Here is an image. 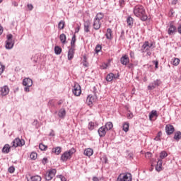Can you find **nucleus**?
Here are the masks:
<instances>
[{"label": "nucleus", "instance_id": "obj_1", "mask_svg": "<svg viewBox=\"0 0 181 181\" xmlns=\"http://www.w3.org/2000/svg\"><path fill=\"white\" fill-rule=\"evenodd\" d=\"M134 13L137 18H141L143 22L148 19V16L145 14V8L144 6L137 5L134 8Z\"/></svg>", "mask_w": 181, "mask_h": 181}, {"label": "nucleus", "instance_id": "obj_2", "mask_svg": "<svg viewBox=\"0 0 181 181\" xmlns=\"http://www.w3.org/2000/svg\"><path fill=\"white\" fill-rule=\"evenodd\" d=\"M5 43V47L7 50L13 49V46H15V40H13V35L12 34L6 35V40Z\"/></svg>", "mask_w": 181, "mask_h": 181}, {"label": "nucleus", "instance_id": "obj_3", "mask_svg": "<svg viewBox=\"0 0 181 181\" xmlns=\"http://www.w3.org/2000/svg\"><path fill=\"white\" fill-rule=\"evenodd\" d=\"M75 152L76 149L74 148H71L69 151H65L61 156V160L62 162H66L69 159H71V156Z\"/></svg>", "mask_w": 181, "mask_h": 181}, {"label": "nucleus", "instance_id": "obj_4", "mask_svg": "<svg viewBox=\"0 0 181 181\" xmlns=\"http://www.w3.org/2000/svg\"><path fill=\"white\" fill-rule=\"evenodd\" d=\"M116 181H132V175L130 173H121Z\"/></svg>", "mask_w": 181, "mask_h": 181}, {"label": "nucleus", "instance_id": "obj_5", "mask_svg": "<svg viewBox=\"0 0 181 181\" xmlns=\"http://www.w3.org/2000/svg\"><path fill=\"white\" fill-rule=\"evenodd\" d=\"M23 86H25L24 91L29 93L30 91L29 88L33 86V81L30 78H25L23 80Z\"/></svg>", "mask_w": 181, "mask_h": 181}, {"label": "nucleus", "instance_id": "obj_6", "mask_svg": "<svg viewBox=\"0 0 181 181\" xmlns=\"http://www.w3.org/2000/svg\"><path fill=\"white\" fill-rule=\"evenodd\" d=\"M162 84V81L160 79H157L151 83H149L148 86V90L152 91V90H155L156 87H159Z\"/></svg>", "mask_w": 181, "mask_h": 181}, {"label": "nucleus", "instance_id": "obj_7", "mask_svg": "<svg viewBox=\"0 0 181 181\" xmlns=\"http://www.w3.org/2000/svg\"><path fill=\"white\" fill-rule=\"evenodd\" d=\"M12 148H18V146H23L25 145V140L19 138H16L11 143Z\"/></svg>", "mask_w": 181, "mask_h": 181}, {"label": "nucleus", "instance_id": "obj_8", "mask_svg": "<svg viewBox=\"0 0 181 181\" xmlns=\"http://www.w3.org/2000/svg\"><path fill=\"white\" fill-rule=\"evenodd\" d=\"M72 93L76 97H80L81 94V86H80V84L75 83Z\"/></svg>", "mask_w": 181, "mask_h": 181}, {"label": "nucleus", "instance_id": "obj_9", "mask_svg": "<svg viewBox=\"0 0 181 181\" xmlns=\"http://www.w3.org/2000/svg\"><path fill=\"white\" fill-rule=\"evenodd\" d=\"M152 46H153V43H149L148 41H145L141 47V53H144V52H148L149 49H152Z\"/></svg>", "mask_w": 181, "mask_h": 181}, {"label": "nucleus", "instance_id": "obj_10", "mask_svg": "<svg viewBox=\"0 0 181 181\" xmlns=\"http://www.w3.org/2000/svg\"><path fill=\"white\" fill-rule=\"evenodd\" d=\"M54 176H56V169H52L51 170L46 173L45 180L47 181L52 180Z\"/></svg>", "mask_w": 181, "mask_h": 181}, {"label": "nucleus", "instance_id": "obj_11", "mask_svg": "<svg viewBox=\"0 0 181 181\" xmlns=\"http://www.w3.org/2000/svg\"><path fill=\"white\" fill-rule=\"evenodd\" d=\"M0 97H5L9 94V87L8 86H4L0 87Z\"/></svg>", "mask_w": 181, "mask_h": 181}, {"label": "nucleus", "instance_id": "obj_12", "mask_svg": "<svg viewBox=\"0 0 181 181\" xmlns=\"http://www.w3.org/2000/svg\"><path fill=\"white\" fill-rule=\"evenodd\" d=\"M175 32H176V26L173 25V23H170L168 28V33L169 36H173V35H175Z\"/></svg>", "mask_w": 181, "mask_h": 181}, {"label": "nucleus", "instance_id": "obj_13", "mask_svg": "<svg viewBox=\"0 0 181 181\" xmlns=\"http://www.w3.org/2000/svg\"><path fill=\"white\" fill-rule=\"evenodd\" d=\"M119 77V74H117V75H115L113 73H110L108 74L106 77H105V80L106 81H112V80L117 79Z\"/></svg>", "mask_w": 181, "mask_h": 181}, {"label": "nucleus", "instance_id": "obj_14", "mask_svg": "<svg viewBox=\"0 0 181 181\" xmlns=\"http://www.w3.org/2000/svg\"><path fill=\"white\" fill-rule=\"evenodd\" d=\"M165 132L167 135H172L175 132V127L172 124H167L165 126Z\"/></svg>", "mask_w": 181, "mask_h": 181}, {"label": "nucleus", "instance_id": "obj_15", "mask_svg": "<svg viewBox=\"0 0 181 181\" xmlns=\"http://www.w3.org/2000/svg\"><path fill=\"white\" fill-rule=\"evenodd\" d=\"M120 63L123 66H127V64H128L129 63V57L128 56H127V54L123 55L120 58Z\"/></svg>", "mask_w": 181, "mask_h": 181}, {"label": "nucleus", "instance_id": "obj_16", "mask_svg": "<svg viewBox=\"0 0 181 181\" xmlns=\"http://www.w3.org/2000/svg\"><path fill=\"white\" fill-rule=\"evenodd\" d=\"M107 131L108 130L106 129L105 126L100 127L98 130L99 136H100V138H103V136H105Z\"/></svg>", "mask_w": 181, "mask_h": 181}, {"label": "nucleus", "instance_id": "obj_17", "mask_svg": "<svg viewBox=\"0 0 181 181\" xmlns=\"http://www.w3.org/2000/svg\"><path fill=\"white\" fill-rule=\"evenodd\" d=\"M74 52H76V48L71 47L68 51V60H73L74 58Z\"/></svg>", "mask_w": 181, "mask_h": 181}, {"label": "nucleus", "instance_id": "obj_18", "mask_svg": "<svg viewBox=\"0 0 181 181\" xmlns=\"http://www.w3.org/2000/svg\"><path fill=\"white\" fill-rule=\"evenodd\" d=\"M101 28V21L100 20H97L94 18L93 20V29L95 30H98Z\"/></svg>", "mask_w": 181, "mask_h": 181}, {"label": "nucleus", "instance_id": "obj_19", "mask_svg": "<svg viewBox=\"0 0 181 181\" xmlns=\"http://www.w3.org/2000/svg\"><path fill=\"white\" fill-rule=\"evenodd\" d=\"M91 23H90V21H86L83 23V30L85 33H88L90 32V25Z\"/></svg>", "mask_w": 181, "mask_h": 181}, {"label": "nucleus", "instance_id": "obj_20", "mask_svg": "<svg viewBox=\"0 0 181 181\" xmlns=\"http://www.w3.org/2000/svg\"><path fill=\"white\" fill-rule=\"evenodd\" d=\"M27 181H42V177L40 175H31L30 177H27Z\"/></svg>", "mask_w": 181, "mask_h": 181}, {"label": "nucleus", "instance_id": "obj_21", "mask_svg": "<svg viewBox=\"0 0 181 181\" xmlns=\"http://www.w3.org/2000/svg\"><path fill=\"white\" fill-rule=\"evenodd\" d=\"M105 36L108 40H112V30L111 28L107 29Z\"/></svg>", "mask_w": 181, "mask_h": 181}, {"label": "nucleus", "instance_id": "obj_22", "mask_svg": "<svg viewBox=\"0 0 181 181\" xmlns=\"http://www.w3.org/2000/svg\"><path fill=\"white\" fill-rule=\"evenodd\" d=\"M52 153H55V155H60V153H62V147L57 146L52 148Z\"/></svg>", "mask_w": 181, "mask_h": 181}, {"label": "nucleus", "instance_id": "obj_23", "mask_svg": "<svg viewBox=\"0 0 181 181\" xmlns=\"http://www.w3.org/2000/svg\"><path fill=\"white\" fill-rule=\"evenodd\" d=\"M1 151L3 153H9L11 152V146L9 144H5Z\"/></svg>", "mask_w": 181, "mask_h": 181}, {"label": "nucleus", "instance_id": "obj_24", "mask_svg": "<svg viewBox=\"0 0 181 181\" xmlns=\"http://www.w3.org/2000/svg\"><path fill=\"white\" fill-rule=\"evenodd\" d=\"M163 162L162 161V160H158L157 162V165L156 166V170H157V172H160V170H162V165H163Z\"/></svg>", "mask_w": 181, "mask_h": 181}, {"label": "nucleus", "instance_id": "obj_25", "mask_svg": "<svg viewBox=\"0 0 181 181\" xmlns=\"http://www.w3.org/2000/svg\"><path fill=\"white\" fill-rule=\"evenodd\" d=\"M83 153L86 155V156H92L93 153H94V151L93 148H86L84 150Z\"/></svg>", "mask_w": 181, "mask_h": 181}, {"label": "nucleus", "instance_id": "obj_26", "mask_svg": "<svg viewBox=\"0 0 181 181\" xmlns=\"http://www.w3.org/2000/svg\"><path fill=\"white\" fill-rule=\"evenodd\" d=\"M81 64H83V67H88V66H90V64L87 61V56L83 55V62H81Z\"/></svg>", "mask_w": 181, "mask_h": 181}, {"label": "nucleus", "instance_id": "obj_27", "mask_svg": "<svg viewBox=\"0 0 181 181\" xmlns=\"http://www.w3.org/2000/svg\"><path fill=\"white\" fill-rule=\"evenodd\" d=\"M127 25L128 26H129V28H132V26H134V18L131 16H129L127 18Z\"/></svg>", "mask_w": 181, "mask_h": 181}, {"label": "nucleus", "instance_id": "obj_28", "mask_svg": "<svg viewBox=\"0 0 181 181\" xmlns=\"http://www.w3.org/2000/svg\"><path fill=\"white\" fill-rule=\"evenodd\" d=\"M148 117H149L150 121H152V118H153V117H158V112L156 110H152L150 112Z\"/></svg>", "mask_w": 181, "mask_h": 181}, {"label": "nucleus", "instance_id": "obj_29", "mask_svg": "<svg viewBox=\"0 0 181 181\" xmlns=\"http://www.w3.org/2000/svg\"><path fill=\"white\" fill-rule=\"evenodd\" d=\"M104 127L105 128H106L107 131H111V129H112L114 127V124H112V122H108L105 124Z\"/></svg>", "mask_w": 181, "mask_h": 181}, {"label": "nucleus", "instance_id": "obj_30", "mask_svg": "<svg viewBox=\"0 0 181 181\" xmlns=\"http://www.w3.org/2000/svg\"><path fill=\"white\" fill-rule=\"evenodd\" d=\"M77 39L76 38V34H74L71 38V47H74L76 48V42Z\"/></svg>", "mask_w": 181, "mask_h": 181}, {"label": "nucleus", "instance_id": "obj_31", "mask_svg": "<svg viewBox=\"0 0 181 181\" xmlns=\"http://www.w3.org/2000/svg\"><path fill=\"white\" fill-rule=\"evenodd\" d=\"M58 116L59 118H64V117H66V110L61 109L58 113Z\"/></svg>", "mask_w": 181, "mask_h": 181}, {"label": "nucleus", "instance_id": "obj_32", "mask_svg": "<svg viewBox=\"0 0 181 181\" xmlns=\"http://www.w3.org/2000/svg\"><path fill=\"white\" fill-rule=\"evenodd\" d=\"M95 19L97 21H103L104 19V13H98L97 15L95 17Z\"/></svg>", "mask_w": 181, "mask_h": 181}, {"label": "nucleus", "instance_id": "obj_33", "mask_svg": "<svg viewBox=\"0 0 181 181\" xmlns=\"http://www.w3.org/2000/svg\"><path fill=\"white\" fill-rule=\"evenodd\" d=\"M60 42L63 44L66 43V40H67V37H66V34L62 33L59 35Z\"/></svg>", "mask_w": 181, "mask_h": 181}, {"label": "nucleus", "instance_id": "obj_34", "mask_svg": "<svg viewBox=\"0 0 181 181\" xmlns=\"http://www.w3.org/2000/svg\"><path fill=\"white\" fill-rule=\"evenodd\" d=\"M162 132H158L156 137L154 138V141H157L158 142H160L162 141Z\"/></svg>", "mask_w": 181, "mask_h": 181}, {"label": "nucleus", "instance_id": "obj_35", "mask_svg": "<svg viewBox=\"0 0 181 181\" xmlns=\"http://www.w3.org/2000/svg\"><path fill=\"white\" fill-rule=\"evenodd\" d=\"M64 26H66V23L64 21H60L58 23V29L62 30V29H64Z\"/></svg>", "mask_w": 181, "mask_h": 181}, {"label": "nucleus", "instance_id": "obj_36", "mask_svg": "<svg viewBox=\"0 0 181 181\" xmlns=\"http://www.w3.org/2000/svg\"><path fill=\"white\" fill-rule=\"evenodd\" d=\"M172 63L173 66H179V64L180 63V59H179V58H173Z\"/></svg>", "mask_w": 181, "mask_h": 181}, {"label": "nucleus", "instance_id": "obj_37", "mask_svg": "<svg viewBox=\"0 0 181 181\" xmlns=\"http://www.w3.org/2000/svg\"><path fill=\"white\" fill-rule=\"evenodd\" d=\"M122 127L124 132H128V131H129V123L125 122L124 124H123Z\"/></svg>", "mask_w": 181, "mask_h": 181}, {"label": "nucleus", "instance_id": "obj_38", "mask_svg": "<svg viewBox=\"0 0 181 181\" xmlns=\"http://www.w3.org/2000/svg\"><path fill=\"white\" fill-rule=\"evenodd\" d=\"M167 157H168V153L166 151H163L160 153V160H162V159H165V158H167Z\"/></svg>", "mask_w": 181, "mask_h": 181}, {"label": "nucleus", "instance_id": "obj_39", "mask_svg": "<svg viewBox=\"0 0 181 181\" xmlns=\"http://www.w3.org/2000/svg\"><path fill=\"white\" fill-rule=\"evenodd\" d=\"M174 139H175V141H179V139H181V132H177L175 134Z\"/></svg>", "mask_w": 181, "mask_h": 181}, {"label": "nucleus", "instance_id": "obj_40", "mask_svg": "<svg viewBox=\"0 0 181 181\" xmlns=\"http://www.w3.org/2000/svg\"><path fill=\"white\" fill-rule=\"evenodd\" d=\"M54 53L55 54H60L62 53V48L59 46L54 47Z\"/></svg>", "mask_w": 181, "mask_h": 181}, {"label": "nucleus", "instance_id": "obj_41", "mask_svg": "<svg viewBox=\"0 0 181 181\" xmlns=\"http://www.w3.org/2000/svg\"><path fill=\"white\" fill-rule=\"evenodd\" d=\"M30 158L33 160H36V159H37V153L35 152L31 153V154L30 155Z\"/></svg>", "mask_w": 181, "mask_h": 181}, {"label": "nucleus", "instance_id": "obj_42", "mask_svg": "<svg viewBox=\"0 0 181 181\" xmlns=\"http://www.w3.org/2000/svg\"><path fill=\"white\" fill-rule=\"evenodd\" d=\"M103 49V47H101V45H97L95 49V52L97 54H98V53H100V52H101V49Z\"/></svg>", "mask_w": 181, "mask_h": 181}, {"label": "nucleus", "instance_id": "obj_43", "mask_svg": "<svg viewBox=\"0 0 181 181\" xmlns=\"http://www.w3.org/2000/svg\"><path fill=\"white\" fill-rule=\"evenodd\" d=\"M39 148L40 149V151H46V149H47V146L43 144H40Z\"/></svg>", "mask_w": 181, "mask_h": 181}, {"label": "nucleus", "instance_id": "obj_44", "mask_svg": "<svg viewBox=\"0 0 181 181\" xmlns=\"http://www.w3.org/2000/svg\"><path fill=\"white\" fill-rule=\"evenodd\" d=\"M88 129H89L90 131H93V129H94V122H90L88 123Z\"/></svg>", "mask_w": 181, "mask_h": 181}, {"label": "nucleus", "instance_id": "obj_45", "mask_svg": "<svg viewBox=\"0 0 181 181\" xmlns=\"http://www.w3.org/2000/svg\"><path fill=\"white\" fill-rule=\"evenodd\" d=\"M92 91L95 97H97V93H98V90H97V86H93L92 88Z\"/></svg>", "mask_w": 181, "mask_h": 181}, {"label": "nucleus", "instance_id": "obj_46", "mask_svg": "<svg viewBox=\"0 0 181 181\" xmlns=\"http://www.w3.org/2000/svg\"><path fill=\"white\" fill-rule=\"evenodd\" d=\"M5 70V66L2 65V64L0 63V76L4 73V71Z\"/></svg>", "mask_w": 181, "mask_h": 181}, {"label": "nucleus", "instance_id": "obj_47", "mask_svg": "<svg viewBox=\"0 0 181 181\" xmlns=\"http://www.w3.org/2000/svg\"><path fill=\"white\" fill-rule=\"evenodd\" d=\"M87 101H88L89 103H91V104H93V101H94V98L88 95L87 98Z\"/></svg>", "mask_w": 181, "mask_h": 181}, {"label": "nucleus", "instance_id": "obj_48", "mask_svg": "<svg viewBox=\"0 0 181 181\" xmlns=\"http://www.w3.org/2000/svg\"><path fill=\"white\" fill-rule=\"evenodd\" d=\"M48 105L49 107H54V102L53 101V100H49Z\"/></svg>", "mask_w": 181, "mask_h": 181}, {"label": "nucleus", "instance_id": "obj_49", "mask_svg": "<svg viewBox=\"0 0 181 181\" xmlns=\"http://www.w3.org/2000/svg\"><path fill=\"white\" fill-rule=\"evenodd\" d=\"M119 5L121 8H123L124 5H125V0H119Z\"/></svg>", "mask_w": 181, "mask_h": 181}, {"label": "nucleus", "instance_id": "obj_50", "mask_svg": "<svg viewBox=\"0 0 181 181\" xmlns=\"http://www.w3.org/2000/svg\"><path fill=\"white\" fill-rule=\"evenodd\" d=\"M128 69H130L131 70H134V68L135 67V65L132 63H129L127 65Z\"/></svg>", "mask_w": 181, "mask_h": 181}, {"label": "nucleus", "instance_id": "obj_51", "mask_svg": "<svg viewBox=\"0 0 181 181\" xmlns=\"http://www.w3.org/2000/svg\"><path fill=\"white\" fill-rule=\"evenodd\" d=\"M153 63L155 65V69H158L159 61L158 60L153 61Z\"/></svg>", "mask_w": 181, "mask_h": 181}, {"label": "nucleus", "instance_id": "obj_52", "mask_svg": "<svg viewBox=\"0 0 181 181\" xmlns=\"http://www.w3.org/2000/svg\"><path fill=\"white\" fill-rule=\"evenodd\" d=\"M8 172H9V173H13V172H15V167L11 166V167L8 168Z\"/></svg>", "mask_w": 181, "mask_h": 181}, {"label": "nucleus", "instance_id": "obj_53", "mask_svg": "<svg viewBox=\"0 0 181 181\" xmlns=\"http://www.w3.org/2000/svg\"><path fill=\"white\" fill-rule=\"evenodd\" d=\"M127 118L128 119H132L134 118V114L132 112L127 114Z\"/></svg>", "mask_w": 181, "mask_h": 181}, {"label": "nucleus", "instance_id": "obj_54", "mask_svg": "<svg viewBox=\"0 0 181 181\" xmlns=\"http://www.w3.org/2000/svg\"><path fill=\"white\" fill-rule=\"evenodd\" d=\"M27 7H28L29 11H33V5H32L31 4H28Z\"/></svg>", "mask_w": 181, "mask_h": 181}, {"label": "nucleus", "instance_id": "obj_55", "mask_svg": "<svg viewBox=\"0 0 181 181\" xmlns=\"http://www.w3.org/2000/svg\"><path fill=\"white\" fill-rule=\"evenodd\" d=\"M146 158H152V153H151V152H147L146 153Z\"/></svg>", "mask_w": 181, "mask_h": 181}, {"label": "nucleus", "instance_id": "obj_56", "mask_svg": "<svg viewBox=\"0 0 181 181\" xmlns=\"http://www.w3.org/2000/svg\"><path fill=\"white\" fill-rule=\"evenodd\" d=\"M47 158H44L43 159H42V164L43 165H46V163H47Z\"/></svg>", "mask_w": 181, "mask_h": 181}, {"label": "nucleus", "instance_id": "obj_57", "mask_svg": "<svg viewBox=\"0 0 181 181\" xmlns=\"http://www.w3.org/2000/svg\"><path fill=\"white\" fill-rule=\"evenodd\" d=\"M177 32L180 35H181V23L177 27Z\"/></svg>", "mask_w": 181, "mask_h": 181}, {"label": "nucleus", "instance_id": "obj_58", "mask_svg": "<svg viewBox=\"0 0 181 181\" xmlns=\"http://www.w3.org/2000/svg\"><path fill=\"white\" fill-rule=\"evenodd\" d=\"M133 158H134V154L132 153H129L128 158L133 159Z\"/></svg>", "mask_w": 181, "mask_h": 181}, {"label": "nucleus", "instance_id": "obj_59", "mask_svg": "<svg viewBox=\"0 0 181 181\" xmlns=\"http://www.w3.org/2000/svg\"><path fill=\"white\" fill-rule=\"evenodd\" d=\"M130 57L132 59H134L135 57V53L132 52V51L130 52Z\"/></svg>", "mask_w": 181, "mask_h": 181}, {"label": "nucleus", "instance_id": "obj_60", "mask_svg": "<svg viewBox=\"0 0 181 181\" xmlns=\"http://www.w3.org/2000/svg\"><path fill=\"white\" fill-rule=\"evenodd\" d=\"M37 119H34V121L33 122V125L34 127H36V125H37Z\"/></svg>", "mask_w": 181, "mask_h": 181}, {"label": "nucleus", "instance_id": "obj_61", "mask_svg": "<svg viewBox=\"0 0 181 181\" xmlns=\"http://www.w3.org/2000/svg\"><path fill=\"white\" fill-rule=\"evenodd\" d=\"M55 136L54 131L51 130V132L49 133V136Z\"/></svg>", "mask_w": 181, "mask_h": 181}, {"label": "nucleus", "instance_id": "obj_62", "mask_svg": "<svg viewBox=\"0 0 181 181\" xmlns=\"http://www.w3.org/2000/svg\"><path fill=\"white\" fill-rule=\"evenodd\" d=\"M78 32H80V27L76 28L74 34L78 33Z\"/></svg>", "mask_w": 181, "mask_h": 181}, {"label": "nucleus", "instance_id": "obj_63", "mask_svg": "<svg viewBox=\"0 0 181 181\" xmlns=\"http://www.w3.org/2000/svg\"><path fill=\"white\" fill-rule=\"evenodd\" d=\"M177 4V0H173L172 5H176Z\"/></svg>", "mask_w": 181, "mask_h": 181}, {"label": "nucleus", "instance_id": "obj_64", "mask_svg": "<svg viewBox=\"0 0 181 181\" xmlns=\"http://www.w3.org/2000/svg\"><path fill=\"white\" fill-rule=\"evenodd\" d=\"M93 181H100V179H98V177H93Z\"/></svg>", "mask_w": 181, "mask_h": 181}]
</instances>
